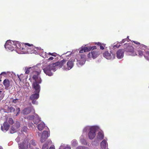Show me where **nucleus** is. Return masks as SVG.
<instances>
[{"label":"nucleus","instance_id":"1","mask_svg":"<svg viewBox=\"0 0 149 149\" xmlns=\"http://www.w3.org/2000/svg\"><path fill=\"white\" fill-rule=\"evenodd\" d=\"M33 78L34 80L32 84V88L35 90L34 91L36 93L31 95L30 97V99L32 100V104L37 105L38 102L36 100L39 97V93L40 91L39 84L41 83L42 80L39 77L36 78L33 77Z\"/></svg>","mask_w":149,"mask_h":149},{"label":"nucleus","instance_id":"2","mask_svg":"<svg viewBox=\"0 0 149 149\" xmlns=\"http://www.w3.org/2000/svg\"><path fill=\"white\" fill-rule=\"evenodd\" d=\"M65 63V61L64 60L50 65L45 63L42 65V69L47 75L51 76L52 75V73L51 72L52 70L55 71L56 70L57 67L58 66L60 65L61 67H62Z\"/></svg>","mask_w":149,"mask_h":149},{"label":"nucleus","instance_id":"3","mask_svg":"<svg viewBox=\"0 0 149 149\" xmlns=\"http://www.w3.org/2000/svg\"><path fill=\"white\" fill-rule=\"evenodd\" d=\"M20 49L17 50L19 54H25L27 53H34L37 54V50H40V49L38 47H35L32 44H30L28 43L24 44L22 43Z\"/></svg>","mask_w":149,"mask_h":149},{"label":"nucleus","instance_id":"4","mask_svg":"<svg viewBox=\"0 0 149 149\" xmlns=\"http://www.w3.org/2000/svg\"><path fill=\"white\" fill-rule=\"evenodd\" d=\"M25 70L26 74H28L30 72L31 73V74L30 75V79H31V81L32 83L34 80L33 78V77L36 78L37 77H39L40 79H41L39 76L41 72V70L37 66H35L32 67H26Z\"/></svg>","mask_w":149,"mask_h":149},{"label":"nucleus","instance_id":"5","mask_svg":"<svg viewBox=\"0 0 149 149\" xmlns=\"http://www.w3.org/2000/svg\"><path fill=\"white\" fill-rule=\"evenodd\" d=\"M22 45V43L18 41H13L11 40H8L4 45L5 49L7 50L13 51L15 50L18 53L17 50L20 49V47Z\"/></svg>","mask_w":149,"mask_h":149},{"label":"nucleus","instance_id":"6","mask_svg":"<svg viewBox=\"0 0 149 149\" xmlns=\"http://www.w3.org/2000/svg\"><path fill=\"white\" fill-rule=\"evenodd\" d=\"M100 129L99 127L97 125L93 126H87L84 127L83 130V133L87 132L89 131L88 136L90 139H93L96 136V131Z\"/></svg>","mask_w":149,"mask_h":149},{"label":"nucleus","instance_id":"7","mask_svg":"<svg viewBox=\"0 0 149 149\" xmlns=\"http://www.w3.org/2000/svg\"><path fill=\"white\" fill-rule=\"evenodd\" d=\"M77 60V65L79 67L81 66L85 63L86 61V56L84 54H79L76 57Z\"/></svg>","mask_w":149,"mask_h":149},{"label":"nucleus","instance_id":"8","mask_svg":"<svg viewBox=\"0 0 149 149\" xmlns=\"http://www.w3.org/2000/svg\"><path fill=\"white\" fill-rule=\"evenodd\" d=\"M64 60H65V63L63 66L62 67H61L60 65H59L61 68H62V69L66 71L72 68L74 66V60L73 59L69 60L67 62L66 65V60L64 59L62 61Z\"/></svg>","mask_w":149,"mask_h":149},{"label":"nucleus","instance_id":"9","mask_svg":"<svg viewBox=\"0 0 149 149\" xmlns=\"http://www.w3.org/2000/svg\"><path fill=\"white\" fill-rule=\"evenodd\" d=\"M100 54L99 51L92 50L90 52L88 55V59L91 60L94 59L96 58Z\"/></svg>","mask_w":149,"mask_h":149},{"label":"nucleus","instance_id":"10","mask_svg":"<svg viewBox=\"0 0 149 149\" xmlns=\"http://www.w3.org/2000/svg\"><path fill=\"white\" fill-rule=\"evenodd\" d=\"M27 119L29 120H33V123L36 124H38L41 121V118L35 113H34V115L29 116L27 117Z\"/></svg>","mask_w":149,"mask_h":149},{"label":"nucleus","instance_id":"11","mask_svg":"<svg viewBox=\"0 0 149 149\" xmlns=\"http://www.w3.org/2000/svg\"><path fill=\"white\" fill-rule=\"evenodd\" d=\"M125 50L129 53V54L132 56H135L137 55L136 53L134 51V48L131 46L128 45L125 48Z\"/></svg>","mask_w":149,"mask_h":149},{"label":"nucleus","instance_id":"12","mask_svg":"<svg viewBox=\"0 0 149 149\" xmlns=\"http://www.w3.org/2000/svg\"><path fill=\"white\" fill-rule=\"evenodd\" d=\"M103 56L107 59H113L115 57V55L113 53L111 54L108 51H106L103 54Z\"/></svg>","mask_w":149,"mask_h":149},{"label":"nucleus","instance_id":"13","mask_svg":"<svg viewBox=\"0 0 149 149\" xmlns=\"http://www.w3.org/2000/svg\"><path fill=\"white\" fill-rule=\"evenodd\" d=\"M49 136V134L48 131H44L42 133L40 138V141L41 142H44Z\"/></svg>","mask_w":149,"mask_h":149},{"label":"nucleus","instance_id":"14","mask_svg":"<svg viewBox=\"0 0 149 149\" xmlns=\"http://www.w3.org/2000/svg\"><path fill=\"white\" fill-rule=\"evenodd\" d=\"M140 49L138 51L139 55L140 56H142L143 55L144 52L146 51L145 49L146 48L145 46L142 44L139 45Z\"/></svg>","mask_w":149,"mask_h":149},{"label":"nucleus","instance_id":"15","mask_svg":"<svg viewBox=\"0 0 149 149\" xmlns=\"http://www.w3.org/2000/svg\"><path fill=\"white\" fill-rule=\"evenodd\" d=\"M31 112H32L33 113L35 112V110L33 107L26 108L22 111V113L24 114H27Z\"/></svg>","mask_w":149,"mask_h":149},{"label":"nucleus","instance_id":"16","mask_svg":"<svg viewBox=\"0 0 149 149\" xmlns=\"http://www.w3.org/2000/svg\"><path fill=\"white\" fill-rule=\"evenodd\" d=\"M124 51L123 49H120L117 51L116 53V57L118 59L122 58L124 56Z\"/></svg>","mask_w":149,"mask_h":149},{"label":"nucleus","instance_id":"17","mask_svg":"<svg viewBox=\"0 0 149 149\" xmlns=\"http://www.w3.org/2000/svg\"><path fill=\"white\" fill-rule=\"evenodd\" d=\"M40 49V50H37V54H39L40 55L44 58H48V54H47L46 52H44L43 49H42L40 47H38Z\"/></svg>","mask_w":149,"mask_h":149},{"label":"nucleus","instance_id":"18","mask_svg":"<svg viewBox=\"0 0 149 149\" xmlns=\"http://www.w3.org/2000/svg\"><path fill=\"white\" fill-rule=\"evenodd\" d=\"M129 37L128 36L126 38L123 39V40L120 42H117L116 44L114 45H111V47H113L114 48L119 47L120 46V45L119 44V43L121 44L124 43L126 40H127V42H129V41L130 40L129 39Z\"/></svg>","mask_w":149,"mask_h":149},{"label":"nucleus","instance_id":"19","mask_svg":"<svg viewBox=\"0 0 149 149\" xmlns=\"http://www.w3.org/2000/svg\"><path fill=\"white\" fill-rule=\"evenodd\" d=\"M9 125L7 123V122H5L3 123V126H1V129L4 132H6L8 130L9 128Z\"/></svg>","mask_w":149,"mask_h":149},{"label":"nucleus","instance_id":"20","mask_svg":"<svg viewBox=\"0 0 149 149\" xmlns=\"http://www.w3.org/2000/svg\"><path fill=\"white\" fill-rule=\"evenodd\" d=\"M28 141L23 142L22 144H19V149H26L28 147Z\"/></svg>","mask_w":149,"mask_h":149},{"label":"nucleus","instance_id":"21","mask_svg":"<svg viewBox=\"0 0 149 149\" xmlns=\"http://www.w3.org/2000/svg\"><path fill=\"white\" fill-rule=\"evenodd\" d=\"M100 147L101 149H106L108 147V143L106 140L104 139L100 143Z\"/></svg>","mask_w":149,"mask_h":149},{"label":"nucleus","instance_id":"22","mask_svg":"<svg viewBox=\"0 0 149 149\" xmlns=\"http://www.w3.org/2000/svg\"><path fill=\"white\" fill-rule=\"evenodd\" d=\"M104 136V135L103 132L101 131L98 132L97 138L98 139L101 140L103 138Z\"/></svg>","mask_w":149,"mask_h":149},{"label":"nucleus","instance_id":"23","mask_svg":"<svg viewBox=\"0 0 149 149\" xmlns=\"http://www.w3.org/2000/svg\"><path fill=\"white\" fill-rule=\"evenodd\" d=\"M45 127V124L44 123L42 122L38 125L37 128L39 131H41Z\"/></svg>","mask_w":149,"mask_h":149},{"label":"nucleus","instance_id":"24","mask_svg":"<svg viewBox=\"0 0 149 149\" xmlns=\"http://www.w3.org/2000/svg\"><path fill=\"white\" fill-rule=\"evenodd\" d=\"M3 84L6 88H8L10 85L9 81L7 79L4 80L3 82Z\"/></svg>","mask_w":149,"mask_h":149},{"label":"nucleus","instance_id":"25","mask_svg":"<svg viewBox=\"0 0 149 149\" xmlns=\"http://www.w3.org/2000/svg\"><path fill=\"white\" fill-rule=\"evenodd\" d=\"M71 149L70 147L68 145H65L64 144H62L59 149Z\"/></svg>","mask_w":149,"mask_h":149},{"label":"nucleus","instance_id":"26","mask_svg":"<svg viewBox=\"0 0 149 149\" xmlns=\"http://www.w3.org/2000/svg\"><path fill=\"white\" fill-rule=\"evenodd\" d=\"M95 44L98 45L100 46V49L102 50L104 49V47H105V44L102 43L100 42H96L95 43Z\"/></svg>","mask_w":149,"mask_h":149},{"label":"nucleus","instance_id":"27","mask_svg":"<svg viewBox=\"0 0 149 149\" xmlns=\"http://www.w3.org/2000/svg\"><path fill=\"white\" fill-rule=\"evenodd\" d=\"M80 140L81 142L83 144L86 145L87 143L86 140L84 139L83 136H81L80 137Z\"/></svg>","mask_w":149,"mask_h":149},{"label":"nucleus","instance_id":"28","mask_svg":"<svg viewBox=\"0 0 149 149\" xmlns=\"http://www.w3.org/2000/svg\"><path fill=\"white\" fill-rule=\"evenodd\" d=\"M76 52H78L77 49L73 50L71 52H67V53H65V54H66V56H70L71 54L74 53Z\"/></svg>","mask_w":149,"mask_h":149},{"label":"nucleus","instance_id":"29","mask_svg":"<svg viewBox=\"0 0 149 149\" xmlns=\"http://www.w3.org/2000/svg\"><path fill=\"white\" fill-rule=\"evenodd\" d=\"M146 53L144 54V56L146 60L149 61V51H146Z\"/></svg>","mask_w":149,"mask_h":149},{"label":"nucleus","instance_id":"30","mask_svg":"<svg viewBox=\"0 0 149 149\" xmlns=\"http://www.w3.org/2000/svg\"><path fill=\"white\" fill-rule=\"evenodd\" d=\"M16 131V129L15 127L14 126H12L10 132L11 133H13Z\"/></svg>","mask_w":149,"mask_h":149},{"label":"nucleus","instance_id":"31","mask_svg":"<svg viewBox=\"0 0 149 149\" xmlns=\"http://www.w3.org/2000/svg\"><path fill=\"white\" fill-rule=\"evenodd\" d=\"M15 109L12 107H8V112H14L15 111Z\"/></svg>","mask_w":149,"mask_h":149},{"label":"nucleus","instance_id":"32","mask_svg":"<svg viewBox=\"0 0 149 149\" xmlns=\"http://www.w3.org/2000/svg\"><path fill=\"white\" fill-rule=\"evenodd\" d=\"M84 52H86L90 51L91 50V48L90 47H83Z\"/></svg>","mask_w":149,"mask_h":149},{"label":"nucleus","instance_id":"33","mask_svg":"<svg viewBox=\"0 0 149 149\" xmlns=\"http://www.w3.org/2000/svg\"><path fill=\"white\" fill-rule=\"evenodd\" d=\"M72 146H75L77 144V141L75 140H74L71 141Z\"/></svg>","mask_w":149,"mask_h":149},{"label":"nucleus","instance_id":"34","mask_svg":"<svg viewBox=\"0 0 149 149\" xmlns=\"http://www.w3.org/2000/svg\"><path fill=\"white\" fill-rule=\"evenodd\" d=\"M48 55H49L52 56H54V57H56L57 55V54L56 53H51L50 52H49L48 54Z\"/></svg>","mask_w":149,"mask_h":149},{"label":"nucleus","instance_id":"35","mask_svg":"<svg viewBox=\"0 0 149 149\" xmlns=\"http://www.w3.org/2000/svg\"><path fill=\"white\" fill-rule=\"evenodd\" d=\"M48 146L47 144H44L42 147V149H48Z\"/></svg>","mask_w":149,"mask_h":149},{"label":"nucleus","instance_id":"36","mask_svg":"<svg viewBox=\"0 0 149 149\" xmlns=\"http://www.w3.org/2000/svg\"><path fill=\"white\" fill-rule=\"evenodd\" d=\"M18 77V78L19 79V80L20 81H21L23 79L22 78L23 76V74H20V75H17Z\"/></svg>","mask_w":149,"mask_h":149},{"label":"nucleus","instance_id":"37","mask_svg":"<svg viewBox=\"0 0 149 149\" xmlns=\"http://www.w3.org/2000/svg\"><path fill=\"white\" fill-rule=\"evenodd\" d=\"M8 122L10 124H13V120L11 118H9L8 119Z\"/></svg>","mask_w":149,"mask_h":149},{"label":"nucleus","instance_id":"38","mask_svg":"<svg viewBox=\"0 0 149 149\" xmlns=\"http://www.w3.org/2000/svg\"><path fill=\"white\" fill-rule=\"evenodd\" d=\"M36 145V142L35 141L33 140H31L30 143V145H32L33 146H35Z\"/></svg>","mask_w":149,"mask_h":149},{"label":"nucleus","instance_id":"39","mask_svg":"<svg viewBox=\"0 0 149 149\" xmlns=\"http://www.w3.org/2000/svg\"><path fill=\"white\" fill-rule=\"evenodd\" d=\"M79 52L80 53H83V52H84V48L83 47H81L79 49Z\"/></svg>","mask_w":149,"mask_h":149},{"label":"nucleus","instance_id":"40","mask_svg":"<svg viewBox=\"0 0 149 149\" xmlns=\"http://www.w3.org/2000/svg\"><path fill=\"white\" fill-rule=\"evenodd\" d=\"M27 130H28V128H27L26 127V126H24V127L22 129V130L24 132H27Z\"/></svg>","mask_w":149,"mask_h":149},{"label":"nucleus","instance_id":"41","mask_svg":"<svg viewBox=\"0 0 149 149\" xmlns=\"http://www.w3.org/2000/svg\"><path fill=\"white\" fill-rule=\"evenodd\" d=\"M76 149H88V148H87L84 147L82 146H80L77 147L76 148Z\"/></svg>","mask_w":149,"mask_h":149},{"label":"nucleus","instance_id":"42","mask_svg":"<svg viewBox=\"0 0 149 149\" xmlns=\"http://www.w3.org/2000/svg\"><path fill=\"white\" fill-rule=\"evenodd\" d=\"M54 58L52 56L50 57L48 59V61H50L51 60H52L54 59Z\"/></svg>","mask_w":149,"mask_h":149},{"label":"nucleus","instance_id":"43","mask_svg":"<svg viewBox=\"0 0 149 149\" xmlns=\"http://www.w3.org/2000/svg\"><path fill=\"white\" fill-rule=\"evenodd\" d=\"M17 111V112L16 114V116H17L19 114V112L20 111V109L19 108H18L16 110Z\"/></svg>","mask_w":149,"mask_h":149},{"label":"nucleus","instance_id":"44","mask_svg":"<svg viewBox=\"0 0 149 149\" xmlns=\"http://www.w3.org/2000/svg\"><path fill=\"white\" fill-rule=\"evenodd\" d=\"M90 47L91 48V50L92 49L93 50L96 49V47L95 46H93L92 47L90 46Z\"/></svg>","mask_w":149,"mask_h":149},{"label":"nucleus","instance_id":"45","mask_svg":"<svg viewBox=\"0 0 149 149\" xmlns=\"http://www.w3.org/2000/svg\"><path fill=\"white\" fill-rule=\"evenodd\" d=\"M4 94H1V96H0V101L3 98L4 96Z\"/></svg>","mask_w":149,"mask_h":149},{"label":"nucleus","instance_id":"46","mask_svg":"<svg viewBox=\"0 0 149 149\" xmlns=\"http://www.w3.org/2000/svg\"><path fill=\"white\" fill-rule=\"evenodd\" d=\"M133 42L136 45H140V43L137 41H133Z\"/></svg>","mask_w":149,"mask_h":149},{"label":"nucleus","instance_id":"47","mask_svg":"<svg viewBox=\"0 0 149 149\" xmlns=\"http://www.w3.org/2000/svg\"><path fill=\"white\" fill-rule=\"evenodd\" d=\"M16 141L18 142L20 141V137L19 136H18L16 139Z\"/></svg>","mask_w":149,"mask_h":149},{"label":"nucleus","instance_id":"48","mask_svg":"<svg viewBox=\"0 0 149 149\" xmlns=\"http://www.w3.org/2000/svg\"><path fill=\"white\" fill-rule=\"evenodd\" d=\"M18 100L17 99H16L15 100H13V102L14 103H16L18 101Z\"/></svg>","mask_w":149,"mask_h":149},{"label":"nucleus","instance_id":"49","mask_svg":"<svg viewBox=\"0 0 149 149\" xmlns=\"http://www.w3.org/2000/svg\"><path fill=\"white\" fill-rule=\"evenodd\" d=\"M7 73L6 72H3L0 74V77L2 74H6Z\"/></svg>","mask_w":149,"mask_h":149},{"label":"nucleus","instance_id":"50","mask_svg":"<svg viewBox=\"0 0 149 149\" xmlns=\"http://www.w3.org/2000/svg\"><path fill=\"white\" fill-rule=\"evenodd\" d=\"M49 149H55L54 146H51Z\"/></svg>","mask_w":149,"mask_h":149},{"label":"nucleus","instance_id":"51","mask_svg":"<svg viewBox=\"0 0 149 149\" xmlns=\"http://www.w3.org/2000/svg\"><path fill=\"white\" fill-rule=\"evenodd\" d=\"M17 128H18L19 127L20 125H19V123H17Z\"/></svg>","mask_w":149,"mask_h":149},{"label":"nucleus","instance_id":"52","mask_svg":"<svg viewBox=\"0 0 149 149\" xmlns=\"http://www.w3.org/2000/svg\"><path fill=\"white\" fill-rule=\"evenodd\" d=\"M3 94V93H2V92L1 91H0V96H1V94Z\"/></svg>","mask_w":149,"mask_h":149},{"label":"nucleus","instance_id":"53","mask_svg":"<svg viewBox=\"0 0 149 149\" xmlns=\"http://www.w3.org/2000/svg\"><path fill=\"white\" fill-rule=\"evenodd\" d=\"M33 123H31V126L32 127L33 126Z\"/></svg>","mask_w":149,"mask_h":149},{"label":"nucleus","instance_id":"54","mask_svg":"<svg viewBox=\"0 0 149 149\" xmlns=\"http://www.w3.org/2000/svg\"><path fill=\"white\" fill-rule=\"evenodd\" d=\"M0 149H3L2 147L1 146H0Z\"/></svg>","mask_w":149,"mask_h":149},{"label":"nucleus","instance_id":"55","mask_svg":"<svg viewBox=\"0 0 149 149\" xmlns=\"http://www.w3.org/2000/svg\"><path fill=\"white\" fill-rule=\"evenodd\" d=\"M40 133H38V135L39 136H40Z\"/></svg>","mask_w":149,"mask_h":149},{"label":"nucleus","instance_id":"56","mask_svg":"<svg viewBox=\"0 0 149 149\" xmlns=\"http://www.w3.org/2000/svg\"><path fill=\"white\" fill-rule=\"evenodd\" d=\"M125 45H127V44H125Z\"/></svg>","mask_w":149,"mask_h":149},{"label":"nucleus","instance_id":"57","mask_svg":"<svg viewBox=\"0 0 149 149\" xmlns=\"http://www.w3.org/2000/svg\"><path fill=\"white\" fill-rule=\"evenodd\" d=\"M50 142H51V141H50Z\"/></svg>","mask_w":149,"mask_h":149}]
</instances>
